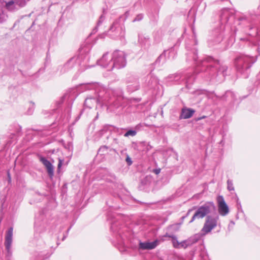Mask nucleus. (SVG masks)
<instances>
[{
    "label": "nucleus",
    "mask_w": 260,
    "mask_h": 260,
    "mask_svg": "<svg viewBox=\"0 0 260 260\" xmlns=\"http://www.w3.org/2000/svg\"><path fill=\"white\" fill-rule=\"evenodd\" d=\"M260 16L255 14H239L232 9H223L220 14V24L213 28L209 34L207 42L210 47L219 44L228 37L224 49L231 46L235 41V37H240L241 33L254 37L258 34L257 22Z\"/></svg>",
    "instance_id": "1"
},
{
    "label": "nucleus",
    "mask_w": 260,
    "mask_h": 260,
    "mask_svg": "<svg viewBox=\"0 0 260 260\" xmlns=\"http://www.w3.org/2000/svg\"><path fill=\"white\" fill-rule=\"evenodd\" d=\"M197 40L186 42V61L191 62L192 65L196 66L194 72L185 71L176 73L168 76L169 81L177 83L183 82L186 88H190L196 79L195 74H201V77L204 78L207 81L211 82H221L226 75L228 67L223 62L216 60L211 56H208L199 61L197 60L198 53L196 45Z\"/></svg>",
    "instance_id": "2"
},
{
    "label": "nucleus",
    "mask_w": 260,
    "mask_h": 260,
    "mask_svg": "<svg viewBox=\"0 0 260 260\" xmlns=\"http://www.w3.org/2000/svg\"><path fill=\"white\" fill-rule=\"evenodd\" d=\"M86 89L94 90V95L87 96L84 101V107L91 109L96 104L107 107L111 112L119 113L122 109L126 101L121 89L112 90L106 88L97 83H88Z\"/></svg>",
    "instance_id": "3"
},
{
    "label": "nucleus",
    "mask_w": 260,
    "mask_h": 260,
    "mask_svg": "<svg viewBox=\"0 0 260 260\" xmlns=\"http://www.w3.org/2000/svg\"><path fill=\"white\" fill-rule=\"evenodd\" d=\"M238 39L241 42H245L249 45L251 44L256 47L257 54L254 56H250L244 54L237 55L234 59V63L238 73L243 75L244 78L248 77L250 68L253 64L256 62L257 57L260 55V48L259 47L260 42V30H258V34L256 36L240 37Z\"/></svg>",
    "instance_id": "4"
},
{
    "label": "nucleus",
    "mask_w": 260,
    "mask_h": 260,
    "mask_svg": "<svg viewBox=\"0 0 260 260\" xmlns=\"http://www.w3.org/2000/svg\"><path fill=\"white\" fill-rule=\"evenodd\" d=\"M206 216L203 227L201 230L203 235H206L211 232L218 225L219 215L216 211V207L213 202H207L200 206L192 216L189 223L196 219H202Z\"/></svg>",
    "instance_id": "5"
},
{
    "label": "nucleus",
    "mask_w": 260,
    "mask_h": 260,
    "mask_svg": "<svg viewBox=\"0 0 260 260\" xmlns=\"http://www.w3.org/2000/svg\"><path fill=\"white\" fill-rule=\"evenodd\" d=\"M129 12L126 11L125 16H121L117 19L115 20L110 26L108 34L109 36L114 40H119L121 43L124 44L125 40V28L123 22L128 15Z\"/></svg>",
    "instance_id": "6"
},
{
    "label": "nucleus",
    "mask_w": 260,
    "mask_h": 260,
    "mask_svg": "<svg viewBox=\"0 0 260 260\" xmlns=\"http://www.w3.org/2000/svg\"><path fill=\"white\" fill-rule=\"evenodd\" d=\"M125 229L118 221L114 220L111 223V231L118 244H122L124 239L127 236V234L124 233Z\"/></svg>",
    "instance_id": "7"
},
{
    "label": "nucleus",
    "mask_w": 260,
    "mask_h": 260,
    "mask_svg": "<svg viewBox=\"0 0 260 260\" xmlns=\"http://www.w3.org/2000/svg\"><path fill=\"white\" fill-rule=\"evenodd\" d=\"M112 67L113 70L120 69L126 66V55L125 53L122 51L115 50L112 54Z\"/></svg>",
    "instance_id": "8"
},
{
    "label": "nucleus",
    "mask_w": 260,
    "mask_h": 260,
    "mask_svg": "<svg viewBox=\"0 0 260 260\" xmlns=\"http://www.w3.org/2000/svg\"><path fill=\"white\" fill-rule=\"evenodd\" d=\"M86 56L83 54H80L77 56L71 58L63 66L61 70L62 73L69 71L74 68L78 67L82 64Z\"/></svg>",
    "instance_id": "9"
},
{
    "label": "nucleus",
    "mask_w": 260,
    "mask_h": 260,
    "mask_svg": "<svg viewBox=\"0 0 260 260\" xmlns=\"http://www.w3.org/2000/svg\"><path fill=\"white\" fill-rule=\"evenodd\" d=\"M126 84V90L129 92H133L140 88V84L137 76L133 75H127L125 79Z\"/></svg>",
    "instance_id": "10"
},
{
    "label": "nucleus",
    "mask_w": 260,
    "mask_h": 260,
    "mask_svg": "<svg viewBox=\"0 0 260 260\" xmlns=\"http://www.w3.org/2000/svg\"><path fill=\"white\" fill-rule=\"evenodd\" d=\"M13 238V228L10 227L8 229L6 232L5 241V246L7 253L6 254V257L7 260H11V257L12 255V243Z\"/></svg>",
    "instance_id": "11"
},
{
    "label": "nucleus",
    "mask_w": 260,
    "mask_h": 260,
    "mask_svg": "<svg viewBox=\"0 0 260 260\" xmlns=\"http://www.w3.org/2000/svg\"><path fill=\"white\" fill-rule=\"evenodd\" d=\"M138 43L142 48L148 49L151 45V40L149 36L146 34H139Z\"/></svg>",
    "instance_id": "12"
},
{
    "label": "nucleus",
    "mask_w": 260,
    "mask_h": 260,
    "mask_svg": "<svg viewBox=\"0 0 260 260\" xmlns=\"http://www.w3.org/2000/svg\"><path fill=\"white\" fill-rule=\"evenodd\" d=\"M108 55V52L104 54L102 58L97 61V63L99 66L107 69L108 71H112V57L109 58Z\"/></svg>",
    "instance_id": "13"
},
{
    "label": "nucleus",
    "mask_w": 260,
    "mask_h": 260,
    "mask_svg": "<svg viewBox=\"0 0 260 260\" xmlns=\"http://www.w3.org/2000/svg\"><path fill=\"white\" fill-rule=\"evenodd\" d=\"M218 212L222 216H225L229 212V207L226 204L223 197L222 196H219L217 197Z\"/></svg>",
    "instance_id": "14"
},
{
    "label": "nucleus",
    "mask_w": 260,
    "mask_h": 260,
    "mask_svg": "<svg viewBox=\"0 0 260 260\" xmlns=\"http://www.w3.org/2000/svg\"><path fill=\"white\" fill-rule=\"evenodd\" d=\"M40 161L46 167L48 176L52 178L54 176V167L52 164L45 157L40 156L39 157Z\"/></svg>",
    "instance_id": "15"
},
{
    "label": "nucleus",
    "mask_w": 260,
    "mask_h": 260,
    "mask_svg": "<svg viewBox=\"0 0 260 260\" xmlns=\"http://www.w3.org/2000/svg\"><path fill=\"white\" fill-rule=\"evenodd\" d=\"M158 240H155L153 242H145L140 241L139 244V248L142 250H151L154 249L158 245Z\"/></svg>",
    "instance_id": "16"
},
{
    "label": "nucleus",
    "mask_w": 260,
    "mask_h": 260,
    "mask_svg": "<svg viewBox=\"0 0 260 260\" xmlns=\"http://www.w3.org/2000/svg\"><path fill=\"white\" fill-rule=\"evenodd\" d=\"M195 110L191 108H183L181 110L180 118L181 119H188L191 117Z\"/></svg>",
    "instance_id": "17"
},
{
    "label": "nucleus",
    "mask_w": 260,
    "mask_h": 260,
    "mask_svg": "<svg viewBox=\"0 0 260 260\" xmlns=\"http://www.w3.org/2000/svg\"><path fill=\"white\" fill-rule=\"evenodd\" d=\"M46 230V226L44 222L36 220L35 222V235H40Z\"/></svg>",
    "instance_id": "18"
},
{
    "label": "nucleus",
    "mask_w": 260,
    "mask_h": 260,
    "mask_svg": "<svg viewBox=\"0 0 260 260\" xmlns=\"http://www.w3.org/2000/svg\"><path fill=\"white\" fill-rule=\"evenodd\" d=\"M147 79L148 80L147 85L150 88H155L159 84L158 79L151 74L147 76Z\"/></svg>",
    "instance_id": "19"
},
{
    "label": "nucleus",
    "mask_w": 260,
    "mask_h": 260,
    "mask_svg": "<svg viewBox=\"0 0 260 260\" xmlns=\"http://www.w3.org/2000/svg\"><path fill=\"white\" fill-rule=\"evenodd\" d=\"M52 254V253H49L45 251L36 252L35 254V257L31 260H45L49 258Z\"/></svg>",
    "instance_id": "20"
},
{
    "label": "nucleus",
    "mask_w": 260,
    "mask_h": 260,
    "mask_svg": "<svg viewBox=\"0 0 260 260\" xmlns=\"http://www.w3.org/2000/svg\"><path fill=\"white\" fill-rule=\"evenodd\" d=\"M114 129L115 127L111 125H105L103 126L102 128L98 132V134L100 137L104 136L107 133H109L110 135L111 132L114 131Z\"/></svg>",
    "instance_id": "21"
},
{
    "label": "nucleus",
    "mask_w": 260,
    "mask_h": 260,
    "mask_svg": "<svg viewBox=\"0 0 260 260\" xmlns=\"http://www.w3.org/2000/svg\"><path fill=\"white\" fill-rule=\"evenodd\" d=\"M174 240L172 241V244L173 247L176 249L184 248L186 249L187 248L185 240L179 242L177 237H173Z\"/></svg>",
    "instance_id": "22"
},
{
    "label": "nucleus",
    "mask_w": 260,
    "mask_h": 260,
    "mask_svg": "<svg viewBox=\"0 0 260 260\" xmlns=\"http://www.w3.org/2000/svg\"><path fill=\"white\" fill-rule=\"evenodd\" d=\"M6 8L10 11H15L19 9L15 2L13 1L6 3Z\"/></svg>",
    "instance_id": "23"
},
{
    "label": "nucleus",
    "mask_w": 260,
    "mask_h": 260,
    "mask_svg": "<svg viewBox=\"0 0 260 260\" xmlns=\"http://www.w3.org/2000/svg\"><path fill=\"white\" fill-rule=\"evenodd\" d=\"M166 51H164V52L157 57L154 63L155 65L160 66V64H164L166 62Z\"/></svg>",
    "instance_id": "24"
},
{
    "label": "nucleus",
    "mask_w": 260,
    "mask_h": 260,
    "mask_svg": "<svg viewBox=\"0 0 260 260\" xmlns=\"http://www.w3.org/2000/svg\"><path fill=\"white\" fill-rule=\"evenodd\" d=\"M202 236L203 235L202 233L196 234L188 238V239L192 245L194 243H197L201 238Z\"/></svg>",
    "instance_id": "25"
},
{
    "label": "nucleus",
    "mask_w": 260,
    "mask_h": 260,
    "mask_svg": "<svg viewBox=\"0 0 260 260\" xmlns=\"http://www.w3.org/2000/svg\"><path fill=\"white\" fill-rule=\"evenodd\" d=\"M162 36L163 34L161 30L156 31L154 32L153 36L154 42L155 43H159L162 40Z\"/></svg>",
    "instance_id": "26"
},
{
    "label": "nucleus",
    "mask_w": 260,
    "mask_h": 260,
    "mask_svg": "<svg viewBox=\"0 0 260 260\" xmlns=\"http://www.w3.org/2000/svg\"><path fill=\"white\" fill-rule=\"evenodd\" d=\"M110 148L106 145L102 146L98 150V154L101 155H105L108 153Z\"/></svg>",
    "instance_id": "27"
},
{
    "label": "nucleus",
    "mask_w": 260,
    "mask_h": 260,
    "mask_svg": "<svg viewBox=\"0 0 260 260\" xmlns=\"http://www.w3.org/2000/svg\"><path fill=\"white\" fill-rule=\"evenodd\" d=\"M182 37H181L178 39L176 43L174 45V46L173 47H172V48H171L169 50V53H173L174 54H175V53L174 52L175 51V49L176 48H177V47H178L180 45V44L182 42Z\"/></svg>",
    "instance_id": "28"
},
{
    "label": "nucleus",
    "mask_w": 260,
    "mask_h": 260,
    "mask_svg": "<svg viewBox=\"0 0 260 260\" xmlns=\"http://www.w3.org/2000/svg\"><path fill=\"white\" fill-rule=\"evenodd\" d=\"M151 177L147 176L141 180V183L143 185H147L151 183Z\"/></svg>",
    "instance_id": "29"
},
{
    "label": "nucleus",
    "mask_w": 260,
    "mask_h": 260,
    "mask_svg": "<svg viewBox=\"0 0 260 260\" xmlns=\"http://www.w3.org/2000/svg\"><path fill=\"white\" fill-rule=\"evenodd\" d=\"M225 96L226 98H229L232 101L236 100V95L232 91H227L225 93Z\"/></svg>",
    "instance_id": "30"
},
{
    "label": "nucleus",
    "mask_w": 260,
    "mask_h": 260,
    "mask_svg": "<svg viewBox=\"0 0 260 260\" xmlns=\"http://www.w3.org/2000/svg\"><path fill=\"white\" fill-rule=\"evenodd\" d=\"M18 9L25 6L28 1L27 0H15Z\"/></svg>",
    "instance_id": "31"
},
{
    "label": "nucleus",
    "mask_w": 260,
    "mask_h": 260,
    "mask_svg": "<svg viewBox=\"0 0 260 260\" xmlns=\"http://www.w3.org/2000/svg\"><path fill=\"white\" fill-rule=\"evenodd\" d=\"M137 135L136 131L134 129H128L127 132L124 134V136L125 137H128L129 136L134 137Z\"/></svg>",
    "instance_id": "32"
},
{
    "label": "nucleus",
    "mask_w": 260,
    "mask_h": 260,
    "mask_svg": "<svg viewBox=\"0 0 260 260\" xmlns=\"http://www.w3.org/2000/svg\"><path fill=\"white\" fill-rule=\"evenodd\" d=\"M35 109V104L32 102H30L29 106L27 110V114L28 115H31Z\"/></svg>",
    "instance_id": "33"
},
{
    "label": "nucleus",
    "mask_w": 260,
    "mask_h": 260,
    "mask_svg": "<svg viewBox=\"0 0 260 260\" xmlns=\"http://www.w3.org/2000/svg\"><path fill=\"white\" fill-rule=\"evenodd\" d=\"M227 188L229 191H234L235 189L233 181L231 179H228L227 181Z\"/></svg>",
    "instance_id": "34"
},
{
    "label": "nucleus",
    "mask_w": 260,
    "mask_h": 260,
    "mask_svg": "<svg viewBox=\"0 0 260 260\" xmlns=\"http://www.w3.org/2000/svg\"><path fill=\"white\" fill-rule=\"evenodd\" d=\"M166 237L171 238L172 242L174 240L173 237H177L174 235H170L168 233H166L165 235H164L161 237H159V239H160V240L164 241H165V238H166Z\"/></svg>",
    "instance_id": "35"
},
{
    "label": "nucleus",
    "mask_w": 260,
    "mask_h": 260,
    "mask_svg": "<svg viewBox=\"0 0 260 260\" xmlns=\"http://www.w3.org/2000/svg\"><path fill=\"white\" fill-rule=\"evenodd\" d=\"M105 19V15L104 14L101 15L99 18V19L98 22H97L96 27L93 29V30L97 29V27L98 26H99L101 24H102L103 22L104 21Z\"/></svg>",
    "instance_id": "36"
},
{
    "label": "nucleus",
    "mask_w": 260,
    "mask_h": 260,
    "mask_svg": "<svg viewBox=\"0 0 260 260\" xmlns=\"http://www.w3.org/2000/svg\"><path fill=\"white\" fill-rule=\"evenodd\" d=\"M143 18V14H138L136 18L133 20V22L135 21H140L142 20Z\"/></svg>",
    "instance_id": "37"
},
{
    "label": "nucleus",
    "mask_w": 260,
    "mask_h": 260,
    "mask_svg": "<svg viewBox=\"0 0 260 260\" xmlns=\"http://www.w3.org/2000/svg\"><path fill=\"white\" fill-rule=\"evenodd\" d=\"M143 126H144L143 124L139 123L135 126L134 130L136 131V133H137L138 132L140 131L142 129Z\"/></svg>",
    "instance_id": "38"
},
{
    "label": "nucleus",
    "mask_w": 260,
    "mask_h": 260,
    "mask_svg": "<svg viewBox=\"0 0 260 260\" xmlns=\"http://www.w3.org/2000/svg\"><path fill=\"white\" fill-rule=\"evenodd\" d=\"M125 161H126V162L127 163V165L128 166H130L133 164V161L132 160V159H131V158L129 157V156L128 154L126 155V159H125Z\"/></svg>",
    "instance_id": "39"
},
{
    "label": "nucleus",
    "mask_w": 260,
    "mask_h": 260,
    "mask_svg": "<svg viewBox=\"0 0 260 260\" xmlns=\"http://www.w3.org/2000/svg\"><path fill=\"white\" fill-rule=\"evenodd\" d=\"M160 170H161L160 169L156 168V169H153L152 172L155 173L156 175H158V174L160 173Z\"/></svg>",
    "instance_id": "40"
},
{
    "label": "nucleus",
    "mask_w": 260,
    "mask_h": 260,
    "mask_svg": "<svg viewBox=\"0 0 260 260\" xmlns=\"http://www.w3.org/2000/svg\"><path fill=\"white\" fill-rule=\"evenodd\" d=\"M196 208L195 207H192V208L191 209H190L188 210L187 213L186 214V215H185V216H186V217H187L188 216H189V215L190 214V212L191 211H192L194 209Z\"/></svg>",
    "instance_id": "41"
},
{
    "label": "nucleus",
    "mask_w": 260,
    "mask_h": 260,
    "mask_svg": "<svg viewBox=\"0 0 260 260\" xmlns=\"http://www.w3.org/2000/svg\"><path fill=\"white\" fill-rule=\"evenodd\" d=\"M185 242H186V245H187V247H190L192 245L190 243V242L189 241L188 238L185 240Z\"/></svg>",
    "instance_id": "42"
},
{
    "label": "nucleus",
    "mask_w": 260,
    "mask_h": 260,
    "mask_svg": "<svg viewBox=\"0 0 260 260\" xmlns=\"http://www.w3.org/2000/svg\"><path fill=\"white\" fill-rule=\"evenodd\" d=\"M71 226H70V227L68 229V230L67 231L66 235H64V236H63V238H62V241H63V240L66 238L67 236H68V235L69 232V231L71 230Z\"/></svg>",
    "instance_id": "43"
},
{
    "label": "nucleus",
    "mask_w": 260,
    "mask_h": 260,
    "mask_svg": "<svg viewBox=\"0 0 260 260\" xmlns=\"http://www.w3.org/2000/svg\"><path fill=\"white\" fill-rule=\"evenodd\" d=\"M62 161H63L62 160L59 159V162H58V166H57L58 169L61 167L62 164Z\"/></svg>",
    "instance_id": "44"
},
{
    "label": "nucleus",
    "mask_w": 260,
    "mask_h": 260,
    "mask_svg": "<svg viewBox=\"0 0 260 260\" xmlns=\"http://www.w3.org/2000/svg\"><path fill=\"white\" fill-rule=\"evenodd\" d=\"M205 118H206V116H203L202 117H197V118H196V121H199V120H201L202 119H204Z\"/></svg>",
    "instance_id": "45"
},
{
    "label": "nucleus",
    "mask_w": 260,
    "mask_h": 260,
    "mask_svg": "<svg viewBox=\"0 0 260 260\" xmlns=\"http://www.w3.org/2000/svg\"><path fill=\"white\" fill-rule=\"evenodd\" d=\"M113 142H114V143H115V144H118V139H116V138H113Z\"/></svg>",
    "instance_id": "46"
},
{
    "label": "nucleus",
    "mask_w": 260,
    "mask_h": 260,
    "mask_svg": "<svg viewBox=\"0 0 260 260\" xmlns=\"http://www.w3.org/2000/svg\"><path fill=\"white\" fill-rule=\"evenodd\" d=\"M68 148H69V149H70V147H71V148H72L73 146H72V143H69L68 144Z\"/></svg>",
    "instance_id": "47"
},
{
    "label": "nucleus",
    "mask_w": 260,
    "mask_h": 260,
    "mask_svg": "<svg viewBox=\"0 0 260 260\" xmlns=\"http://www.w3.org/2000/svg\"><path fill=\"white\" fill-rule=\"evenodd\" d=\"M17 126L18 127V129L17 132V133L18 134H19V132L21 131V126H20L19 125H18Z\"/></svg>",
    "instance_id": "48"
},
{
    "label": "nucleus",
    "mask_w": 260,
    "mask_h": 260,
    "mask_svg": "<svg viewBox=\"0 0 260 260\" xmlns=\"http://www.w3.org/2000/svg\"><path fill=\"white\" fill-rule=\"evenodd\" d=\"M66 98V95H64L63 96H62V99L61 100V102L59 103V104H60L61 103H62L63 102V100L64 99H65Z\"/></svg>",
    "instance_id": "49"
},
{
    "label": "nucleus",
    "mask_w": 260,
    "mask_h": 260,
    "mask_svg": "<svg viewBox=\"0 0 260 260\" xmlns=\"http://www.w3.org/2000/svg\"><path fill=\"white\" fill-rule=\"evenodd\" d=\"M200 256H201L202 258H204V257L206 256V255L204 253H202L200 254Z\"/></svg>",
    "instance_id": "50"
},
{
    "label": "nucleus",
    "mask_w": 260,
    "mask_h": 260,
    "mask_svg": "<svg viewBox=\"0 0 260 260\" xmlns=\"http://www.w3.org/2000/svg\"><path fill=\"white\" fill-rule=\"evenodd\" d=\"M8 177L9 178V181H10L11 180V177H10V173L9 172H8Z\"/></svg>",
    "instance_id": "51"
},
{
    "label": "nucleus",
    "mask_w": 260,
    "mask_h": 260,
    "mask_svg": "<svg viewBox=\"0 0 260 260\" xmlns=\"http://www.w3.org/2000/svg\"><path fill=\"white\" fill-rule=\"evenodd\" d=\"M237 203L238 205H239L241 207V204H240V202H239L238 199H237Z\"/></svg>",
    "instance_id": "52"
},
{
    "label": "nucleus",
    "mask_w": 260,
    "mask_h": 260,
    "mask_svg": "<svg viewBox=\"0 0 260 260\" xmlns=\"http://www.w3.org/2000/svg\"><path fill=\"white\" fill-rule=\"evenodd\" d=\"M110 151H114V152H116V150H115V149H113V148H111V149H110Z\"/></svg>",
    "instance_id": "53"
},
{
    "label": "nucleus",
    "mask_w": 260,
    "mask_h": 260,
    "mask_svg": "<svg viewBox=\"0 0 260 260\" xmlns=\"http://www.w3.org/2000/svg\"><path fill=\"white\" fill-rule=\"evenodd\" d=\"M185 218H186V216H182V217H181V219H182V220H183Z\"/></svg>",
    "instance_id": "54"
},
{
    "label": "nucleus",
    "mask_w": 260,
    "mask_h": 260,
    "mask_svg": "<svg viewBox=\"0 0 260 260\" xmlns=\"http://www.w3.org/2000/svg\"><path fill=\"white\" fill-rule=\"evenodd\" d=\"M231 224H232L233 225H234L235 224V222L233 221H231V222H230Z\"/></svg>",
    "instance_id": "55"
},
{
    "label": "nucleus",
    "mask_w": 260,
    "mask_h": 260,
    "mask_svg": "<svg viewBox=\"0 0 260 260\" xmlns=\"http://www.w3.org/2000/svg\"><path fill=\"white\" fill-rule=\"evenodd\" d=\"M223 140H222L220 142V144H223Z\"/></svg>",
    "instance_id": "56"
},
{
    "label": "nucleus",
    "mask_w": 260,
    "mask_h": 260,
    "mask_svg": "<svg viewBox=\"0 0 260 260\" xmlns=\"http://www.w3.org/2000/svg\"><path fill=\"white\" fill-rule=\"evenodd\" d=\"M4 206V203H2V207H3Z\"/></svg>",
    "instance_id": "57"
},
{
    "label": "nucleus",
    "mask_w": 260,
    "mask_h": 260,
    "mask_svg": "<svg viewBox=\"0 0 260 260\" xmlns=\"http://www.w3.org/2000/svg\"><path fill=\"white\" fill-rule=\"evenodd\" d=\"M30 0H27V1H29Z\"/></svg>",
    "instance_id": "58"
}]
</instances>
